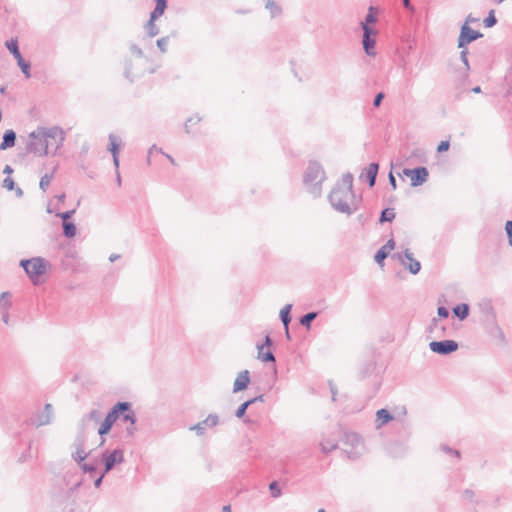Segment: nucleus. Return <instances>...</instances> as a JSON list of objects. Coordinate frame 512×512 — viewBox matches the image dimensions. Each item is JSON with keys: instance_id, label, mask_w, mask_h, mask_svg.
<instances>
[{"instance_id": "nucleus-5", "label": "nucleus", "mask_w": 512, "mask_h": 512, "mask_svg": "<svg viewBox=\"0 0 512 512\" xmlns=\"http://www.w3.org/2000/svg\"><path fill=\"white\" fill-rule=\"evenodd\" d=\"M128 409V405L126 403H116L111 410L107 413L104 421L101 423L98 434L101 436L102 440L100 443V446H102L105 442V439L103 438L104 435L108 434L114 425V423L117 421V419L120 418V415L122 412Z\"/></svg>"}, {"instance_id": "nucleus-63", "label": "nucleus", "mask_w": 512, "mask_h": 512, "mask_svg": "<svg viewBox=\"0 0 512 512\" xmlns=\"http://www.w3.org/2000/svg\"><path fill=\"white\" fill-rule=\"evenodd\" d=\"M135 431H136V427H135V425L130 424V426H128V427L126 428V433H127L128 435H133Z\"/></svg>"}, {"instance_id": "nucleus-11", "label": "nucleus", "mask_w": 512, "mask_h": 512, "mask_svg": "<svg viewBox=\"0 0 512 512\" xmlns=\"http://www.w3.org/2000/svg\"><path fill=\"white\" fill-rule=\"evenodd\" d=\"M403 174L411 178V186L417 187L427 181L429 176L428 170L424 166H419L413 169L404 168Z\"/></svg>"}, {"instance_id": "nucleus-28", "label": "nucleus", "mask_w": 512, "mask_h": 512, "mask_svg": "<svg viewBox=\"0 0 512 512\" xmlns=\"http://www.w3.org/2000/svg\"><path fill=\"white\" fill-rule=\"evenodd\" d=\"M469 305L466 303L459 304L453 308V313L459 320H464L469 315Z\"/></svg>"}, {"instance_id": "nucleus-10", "label": "nucleus", "mask_w": 512, "mask_h": 512, "mask_svg": "<svg viewBox=\"0 0 512 512\" xmlns=\"http://www.w3.org/2000/svg\"><path fill=\"white\" fill-rule=\"evenodd\" d=\"M458 343L455 340L432 341L429 348L432 352L439 355H449L458 350Z\"/></svg>"}, {"instance_id": "nucleus-24", "label": "nucleus", "mask_w": 512, "mask_h": 512, "mask_svg": "<svg viewBox=\"0 0 512 512\" xmlns=\"http://www.w3.org/2000/svg\"><path fill=\"white\" fill-rule=\"evenodd\" d=\"M154 1H155V8L150 13V18H152V21H156L159 17H161L167 8V0H154Z\"/></svg>"}, {"instance_id": "nucleus-1", "label": "nucleus", "mask_w": 512, "mask_h": 512, "mask_svg": "<svg viewBox=\"0 0 512 512\" xmlns=\"http://www.w3.org/2000/svg\"><path fill=\"white\" fill-rule=\"evenodd\" d=\"M30 141L27 144V151L37 156H46L49 153V144H52L51 140H55V152L63 146L66 139L65 131L59 126H53L50 128L38 127L35 131L29 134Z\"/></svg>"}, {"instance_id": "nucleus-49", "label": "nucleus", "mask_w": 512, "mask_h": 512, "mask_svg": "<svg viewBox=\"0 0 512 512\" xmlns=\"http://www.w3.org/2000/svg\"><path fill=\"white\" fill-rule=\"evenodd\" d=\"M462 49L463 50L460 52V59L463 62V64L465 65L466 70H469L470 69V65H469V61H468V58H467L468 50L466 49V47L462 48Z\"/></svg>"}, {"instance_id": "nucleus-39", "label": "nucleus", "mask_w": 512, "mask_h": 512, "mask_svg": "<svg viewBox=\"0 0 512 512\" xmlns=\"http://www.w3.org/2000/svg\"><path fill=\"white\" fill-rule=\"evenodd\" d=\"M484 26L487 28H491L497 23V19L494 14V10H491L488 14V16L483 21Z\"/></svg>"}, {"instance_id": "nucleus-37", "label": "nucleus", "mask_w": 512, "mask_h": 512, "mask_svg": "<svg viewBox=\"0 0 512 512\" xmlns=\"http://www.w3.org/2000/svg\"><path fill=\"white\" fill-rule=\"evenodd\" d=\"M11 305H12V302L10 300H7L5 303H2V308H1V311H2V321L5 324L9 323V313H8V310L11 307Z\"/></svg>"}, {"instance_id": "nucleus-19", "label": "nucleus", "mask_w": 512, "mask_h": 512, "mask_svg": "<svg viewBox=\"0 0 512 512\" xmlns=\"http://www.w3.org/2000/svg\"><path fill=\"white\" fill-rule=\"evenodd\" d=\"M53 417V408L51 404H46L44 410L36 416V426L47 425L51 422Z\"/></svg>"}, {"instance_id": "nucleus-54", "label": "nucleus", "mask_w": 512, "mask_h": 512, "mask_svg": "<svg viewBox=\"0 0 512 512\" xmlns=\"http://www.w3.org/2000/svg\"><path fill=\"white\" fill-rule=\"evenodd\" d=\"M437 314L440 318H447L449 316V310L444 306H440L437 309Z\"/></svg>"}, {"instance_id": "nucleus-60", "label": "nucleus", "mask_w": 512, "mask_h": 512, "mask_svg": "<svg viewBox=\"0 0 512 512\" xmlns=\"http://www.w3.org/2000/svg\"><path fill=\"white\" fill-rule=\"evenodd\" d=\"M463 495L466 499H469V500H472L473 497H474V491L471 490V489H466L464 492H463Z\"/></svg>"}, {"instance_id": "nucleus-8", "label": "nucleus", "mask_w": 512, "mask_h": 512, "mask_svg": "<svg viewBox=\"0 0 512 512\" xmlns=\"http://www.w3.org/2000/svg\"><path fill=\"white\" fill-rule=\"evenodd\" d=\"M102 460L104 463V473H108L116 464L124 462V451L120 448L114 449L113 451L105 450L102 453Z\"/></svg>"}, {"instance_id": "nucleus-57", "label": "nucleus", "mask_w": 512, "mask_h": 512, "mask_svg": "<svg viewBox=\"0 0 512 512\" xmlns=\"http://www.w3.org/2000/svg\"><path fill=\"white\" fill-rule=\"evenodd\" d=\"M388 178H389L390 186L392 187L393 190H396V188H397L396 178L394 177L392 172L389 173Z\"/></svg>"}, {"instance_id": "nucleus-34", "label": "nucleus", "mask_w": 512, "mask_h": 512, "mask_svg": "<svg viewBox=\"0 0 512 512\" xmlns=\"http://www.w3.org/2000/svg\"><path fill=\"white\" fill-rule=\"evenodd\" d=\"M482 317L485 318L487 316L495 314V310L490 302H483L479 305Z\"/></svg>"}, {"instance_id": "nucleus-38", "label": "nucleus", "mask_w": 512, "mask_h": 512, "mask_svg": "<svg viewBox=\"0 0 512 512\" xmlns=\"http://www.w3.org/2000/svg\"><path fill=\"white\" fill-rule=\"evenodd\" d=\"M320 446H321V450L324 453H328V452H331V451L335 450L338 445L334 441L327 440V441L322 442L320 444Z\"/></svg>"}, {"instance_id": "nucleus-55", "label": "nucleus", "mask_w": 512, "mask_h": 512, "mask_svg": "<svg viewBox=\"0 0 512 512\" xmlns=\"http://www.w3.org/2000/svg\"><path fill=\"white\" fill-rule=\"evenodd\" d=\"M87 418L89 420L98 421L100 418V412L98 410H91L87 415Z\"/></svg>"}, {"instance_id": "nucleus-16", "label": "nucleus", "mask_w": 512, "mask_h": 512, "mask_svg": "<svg viewBox=\"0 0 512 512\" xmlns=\"http://www.w3.org/2000/svg\"><path fill=\"white\" fill-rule=\"evenodd\" d=\"M75 447V452L72 453V458L78 463L81 464L87 457V454L84 449L85 445V435L84 433H79L73 443Z\"/></svg>"}, {"instance_id": "nucleus-52", "label": "nucleus", "mask_w": 512, "mask_h": 512, "mask_svg": "<svg viewBox=\"0 0 512 512\" xmlns=\"http://www.w3.org/2000/svg\"><path fill=\"white\" fill-rule=\"evenodd\" d=\"M130 51L132 54L136 55L138 58L143 57V51L140 47H138L136 44L130 45Z\"/></svg>"}, {"instance_id": "nucleus-62", "label": "nucleus", "mask_w": 512, "mask_h": 512, "mask_svg": "<svg viewBox=\"0 0 512 512\" xmlns=\"http://www.w3.org/2000/svg\"><path fill=\"white\" fill-rule=\"evenodd\" d=\"M272 344H273L272 339L270 338V336H269V335H266V336H265V339H264V343H263L262 345H264V348H265V347L269 348V347H271V346H272Z\"/></svg>"}, {"instance_id": "nucleus-2", "label": "nucleus", "mask_w": 512, "mask_h": 512, "mask_svg": "<svg viewBox=\"0 0 512 512\" xmlns=\"http://www.w3.org/2000/svg\"><path fill=\"white\" fill-rule=\"evenodd\" d=\"M354 198L353 175L348 172L342 176L341 182L332 189L328 199L336 211L351 215L356 210L351 206Z\"/></svg>"}, {"instance_id": "nucleus-48", "label": "nucleus", "mask_w": 512, "mask_h": 512, "mask_svg": "<svg viewBox=\"0 0 512 512\" xmlns=\"http://www.w3.org/2000/svg\"><path fill=\"white\" fill-rule=\"evenodd\" d=\"M441 450L446 452V453H448V454H450V455H453V456H455L457 458H460V451L459 450L453 449V448H451V447H449L447 445H442L441 446Z\"/></svg>"}, {"instance_id": "nucleus-21", "label": "nucleus", "mask_w": 512, "mask_h": 512, "mask_svg": "<svg viewBox=\"0 0 512 512\" xmlns=\"http://www.w3.org/2000/svg\"><path fill=\"white\" fill-rule=\"evenodd\" d=\"M16 142V133L14 130L9 129L6 130L3 134L2 142L0 144V150H6L15 145Z\"/></svg>"}, {"instance_id": "nucleus-18", "label": "nucleus", "mask_w": 512, "mask_h": 512, "mask_svg": "<svg viewBox=\"0 0 512 512\" xmlns=\"http://www.w3.org/2000/svg\"><path fill=\"white\" fill-rule=\"evenodd\" d=\"M394 247L395 241L393 239H389L386 244L383 245L374 255L375 262L381 265L388 257L389 252L394 249Z\"/></svg>"}, {"instance_id": "nucleus-35", "label": "nucleus", "mask_w": 512, "mask_h": 512, "mask_svg": "<svg viewBox=\"0 0 512 512\" xmlns=\"http://www.w3.org/2000/svg\"><path fill=\"white\" fill-rule=\"evenodd\" d=\"M317 312H308L306 314H304L303 316H301L300 318V324L309 328L310 325H311V322L313 320H315V318L317 317Z\"/></svg>"}, {"instance_id": "nucleus-20", "label": "nucleus", "mask_w": 512, "mask_h": 512, "mask_svg": "<svg viewBox=\"0 0 512 512\" xmlns=\"http://www.w3.org/2000/svg\"><path fill=\"white\" fill-rule=\"evenodd\" d=\"M379 170L378 163H370L369 166L366 168L365 174H361L360 177L365 176L368 184L370 187H373L376 183V178Z\"/></svg>"}, {"instance_id": "nucleus-13", "label": "nucleus", "mask_w": 512, "mask_h": 512, "mask_svg": "<svg viewBox=\"0 0 512 512\" xmlns=\"http://www.w3.org/2000/svg\"><path fill=\"white\" fill-rule=\"evenodd\" d=\"M482 33L472 29L468 25H462L460 29V35L458 37V48H465L471 42L481 38Z\"/></svg>"}, {"instance_id": "nucleus-32", "label": "nucleus", "mask_w": 512, "mask_h": 512, "mask_svg": "<svg viewBox=\"0 0 512 512\" xmlns=\"http://www.w3.org/2000/svg\"><path fill=\"white\" fill-rule=\"evenodd\" d=\"M119 148H120V144L118 142V138L113 134H109V148L108 149L111 152L112 156L119 155Z\"/></svg>"}, {"instance_id": "nucleus-12", "label": "nucleus", "mask_w": 512, "mask_h": 512, "mask_svg": "<svg viewBox=\"0 0 512 512\" xmlns=\"http://www.w3.org/2000/svg\"><path fill=\"white\" fill-rule=\"evenodd\" d=\"M481 321L490 336L499 339L502 342L505 341V335L497 323L496 314L481 318Z\"/></svg>"}, {"instance_id": "nucleus-36", "label": "nucleus", "mask_w": 512, "mask_h": 512, "mask_svg": "<svg viewBox=\"0 0 512 512\" xmlns=\"http://www.w3.org/2000/svg\"><path fill=\"white\" fill-rule=\"evenodd\" d=\"M146 31L149 37H154L159 34V28L155 24V21H152V18L146 24Z\"/></svg>"}, {"instance_id": "nucleus-40", "label": "nucleus", "mask_w": 512, "mask_h": 512, "mask_svg": "<svg viewBox=\"0 0 512 512\" xmlns=\"http://www.w3.org/2000/svg\"><path fill=\"white\" fill-rule=\"evenodd\" d=\"M269 490L273 498H278L281 495V489L277 481H272L269 484Z\"/></svg>"}, {"instance_id": "nucleus-30", "label": "nucleus", "mask_w": 512, "mask_h": 512, "mask_svg": "<svg viewBox=\"0 0 512 512\" xmlns=\"http://www.w3.org/2000/svg\"><path fill=\"white\" fill-rule=\"evenodd\" d=\"M141 73L134 72L132 69V61L126 60L125 61V67H124V76L130 81L133 82L134 79L138 76H140Z\"/></svg>"}, {"instance_id": "nucleus-46", "label": "nucleus", "mask_w": 512, "mask_h": 512, "mask_svg": "<svg viewBox=\"0 0 512 512\" xmlns=\"http://www.w3.org/2000/svg\"><path fill=\"white\" fill-rule=\"evenodd\" d=\"M505 231L508 237V243L510 246H512V221L508 220L505 223Z\"/></svg>"}, {"instance_id": "nucleus-33", "label": "nucleus", "mask_w": 512, "mask_h": 512, "mask_svg": "<svg viewBox=\"0 0 512 512\" xmlns=\"http://www.w3.org/2000/svg\"><path fill=\"white\" fill-rule=\"evenodd\" d=\"M396 214L394 212V209L393 208H385L382 212H381V215H380V219L379 221L381 223L383 222H392L393 219L395 218Z\"/></svg>"}, {"instance_id": "nucleus-44", "label": "nucleus", "mask_w": 512, "mask_h": 512, "mask_svg": "<svg viewBox=\"0 0 512 512\" xmlns=\"http://www.w3.org/2000/svg\"><path fill=\"white\" fill-rule=\"evenodd\" d=\"M200 121H201V118L199 116L190 117L189 119H187V121L185 122V125H184L186 133H190L191 125L197 124Z\"/></svg>"}, {"instance_id": "nucleus-15", "label": "nucleus", "mask_w": 512, "mask_h": 512, "mask_svg": "<svg viewBox=\"0 0 512 512\" xmlns=\"http://www.w3.org/2000/svg\"><path fill=\"white\" fill-rule=\"evenodd\" d=\"M219 424V417L217 414L211 413L207 416V418L192 427L190 430L195 431L198 436H202L205 434L206 428H213Z\"/></svg>"}, {"instance_id": "nucleus-26", "label": "nucleus", "mask_w": 512, "mask_h": 512, "mask_svg": "<svg viewBox=\"0 0 512 512\" xmlns=\"http://www.w3.org/2000/svg\"><path fill=\"white\" fill-rule=\"evenodd\" d=\"M291 310H292V304H286L281 310L279 317L283 323V326L285 329L289 326L291 322Z\"/></svg>"}, {"instance_id": "nucleus-7", "label": "nucleus", "mask_w": 512, "mask_h": 512, "mask_svg": "<svg viewBox=\"0 0 512 512\" xmlns=\"http://www.w3.org/2000/svg\"><path fill=\"white\" fill-rule=\"evenodd\" d=\"M344 445L351 447L350 449H344L349 459H357L362 454L364 448L361 437L353 432L345 434Z\"/></svg>"}, {"instance_id": "nucleus-59", "label": "nucleus", "mask_w": 512, "mask_h": 512, "mask_svg": "<svg viewBox=\"0 0 512 512\" xmlns=\"http://www.w3.org/2000/svg\"><path fill=\"white\" fill-rule=\"evenodd\" d=\"M247 401L250 403V405H252V404H254L256 402H263L264 401V395L263 394L258 395V396L254 397V398H251V399L247 400Z\"/></svg>"}, {"instance_id": "nucleus-64", "label": "nucleus", "mask_w": 512, "mask_h": 512, "mask_svg": "<svg viewBox=\"0 0 512 512\" xmlns=\"http://www.w3.org/2000/svg\"><path fill=\"white\" fill-rule=\"evenodd\" d=\"M403 5H404L405 8H407V9H409L411 11L414 10V7L411 5L410 0H403Z\"/></svg>"}, {"instance_id": "nucleus-3", "label": "nucleus", "mask_w": 512, "mask_h": 512, "mask_svg": "<svg viewBox=\"0 0 512 512\" xmlns=\"http://www.w3.org/2000/svg\"><path fill=\"white\" fill-rule=\"evenodd\" d=\"M325 171L320 163L311 161L304 174V184L314 197L321 194V184L325 180Z\"/></svg>"}, {"instance_id": "nucleus-45", "label": "nucleus", "mask_w": 512, "mask_h": 512, "mask_svg": "<svg viewBox=\"0 0 512 512\" xmlns=\"http://www.w3.org/2000/svg\"><path fill=\"white\" fill-rule=\"evenodd\" d=\"M168 42H169L168 37H162L157 40V46L161 50V52H163V53L166 52Z\"/></svg>"}, {"instance_id": "nucleus-4", "label": "nucleus", "mask_w": 512, "mask_h": 512, "mask_svg": "<svg viewBox=\"0 0 512 512\" xmlns=\"http://www.w3.org/2000/svg\"><path fill=\"white\" fill-rule=\"evenodd\" d=\"M19 265L24 269L26 275L34 285L40 283V278L50 267V263L42 257L22 259Z\"/></svg>"}, {"instance_id": "nucleus-51", "label": "nucleus", "mask_w": 512, "mask_h": 512, "mask_svg": "<svg viewBox=\"0 0 512 512\" xmlns=\"http://www.w3.org/2000/svg\"><path fill=\"white\" fill-rule=\"evenodd\" d=\"M450 148V142L448 140L441 141L437 146V152L442 153L448 151Z\"/></svg>"}, {"instance_id": "nucleus-14", "label": "nucleus", "mask_w": 512, "mask_h": 512, "mask_svg": "<svg viewBox=\"0 0 512 512\" xmlns=\"http://www.w3.org/2000/svg\"><path fill=\"white\" fill-rule=\"evenodd\" d=\"M376 34H377L376 29L364 27V32H363V37H362V45H363V49H364L365 53L368 56L376 55V51H375V45H376L375 36H376Z\"/></svg>"}, {"instance_id": "nucleus-50", "label": "nucleus", "mask_w": 512, "mask_h": 512, "mask_svg": "<svg viewBox=\"0 0 512 512\" xmlns=\"http://www.w3.org/2000/svg\"><path fill=\"white\" fill-rule=\"evenodd\" d=\"M3 187L7 189L8 191H11L15 188V182L11 177H6L3 180Z\"/></svg>"}, {"instance_id": "nucleus-47", "label": "nucleus", "mask_w": 512, "mask_h": 512, "mask_svg": "<svg viewBox=\"0 0 512 512\" xmlns=\"http://www.w3.org/2000/svg\"><path fill=\"white\" fill-rule=\"evenodd\" d=\"M80 466L85 473L92 474L96 472V466L92 463H81Z\"/></svg>"}, {"instance_id": "nucleus-31", "label": "nucleus", "mask_w": 512, "mask_h": 512, "mask_svg": "<svg viewBox=\"0 0 512 512\" xmlns=\"http://www.w3.org/2000/svg\"><path fill=\"white\" fill-rule=\"evenodd\" d=\"M63 235L66 238H73L76 235V225L73 222L62 223Z\"/></svg>"}, {"instance_id": "nucleus-29", "label": "nucleus", "mask_w": 512, "mask_h": 512, "mask_svg": "<svg viewBox=\"0 0 512 512\" xmlns=\"http://www.w3.org/2000/svg\"><path fill=\"white\" fill-rule=\"evenodd\" d=\"M265 8L270 12L272 18L282 13L281 6L275 0H266Z\"/></svg>"}, {"instance_id": "nucleus-25", "label": "nucleus", "mask_w": 512, "mask_h": 512, "mask_svg": "<svg viewBox=\"0 0 512 512\" xmlns=\"http://www.w3.org/2000/svg\"><path fill=\"white\" fill-rule=\"evenodd\" d=\"M124 403H126L128 405V409L125 410L124 412H122V414L120 415V418L124 422H129L130 424L135 425L137 422V417H136L135 412L132 409V405L130 402L125 401Z\"/></svg>"}, {"instance_id": "nucleus-6", "label": "nucleus", "mask_w": 512, "mask_h": 512, "mask_svg": "<svg viewBox=\"0 0 512 512\" xmlns=\"http://www.w3.org/2000/svg\"><path fill=\"white\" fill-rule=\"evenodd\" d=\"M6 48L9 50V52L14 56V58L17 60V64L19 68L21 69L22 73L25 75V77L28 79L31 77L30 73V62L26 61L19 50L18 46V40L17 38H11L10 40L5 42Z\"/></svg>"}, {"instance_id": "nucleus-17", "label": "nucleus", "mask_w": 512, "mask_h": 512, "mask_svg": "<svg viewBox=\"0 0 512 512\" xmlns=\"http://www.w3.org/2000/svg\"><path fill=\"white\" fill-rule=\"evenodd\" d=\"M250 383V373L248 370L241 371L233 384V392L237 393L245 390Z\"/></svg>"}, {"instance_id": "nucleus-53", "label": "nucleus", "mask_w": 512, "mask_h": 512, "mask_svg": "<svg viewBox=\"0 0 512 512\" xmlns=\"http://www.w3.org/2000/svg\"><path fill=\"white\" fill-rule=\"evenodd\" d=\"M384 97H385V94L383 92L377 93L373 100V106L376 108L379 107L381 105Z\"/></svg>"}, {"instance_id": "nucleus-58", "label": "nucleus", "mask_w": 512, "mask_h": 512, "mask_svg": "<svg viewBox=\"0 0 512 512\" xmlns=\"http://www.w3.org/2000/svg\"><path fill=\"white\" fill-rule=\"evenodd\" d=\"M478 21H479V19H478V18H474V17L472 16V14H469V15L466 17L465 22L463 23V25H468V26H469V24H470V23H475V22H478Z\"/></svg>"}, {"instance_id": "nucleus-61", "label": "nucleus", "mask_w": 512, "mask_h": 512, "mask_svg": "<svg viewBox=\"0 0 512 512\" xmlns=\"http://www.w3.org/2000/svg\"><path fill=\"white\" fill-rule=\"evenodd\" d=\"M105 474H106V473H104V472H103V473H102V474H101V475H100V476H99V477L94 481V486H95L96 488H99V487L101 486V484H102V481H103V478H104Z\"/></svg>"}, {"instance_id": "nucleus-27", "label": "nucleus", "mask_w": 512, "mask_h": 512, "mask_svg": "<svg viewBox=\"0 0 512 512\" xmlns=\"http://www.w3.org/2000/svg\"><path fill=\"white\" fill-rule=\"evenodd\" d=\"M258 359H260L262 362L268 363V362H275V356L274 354L268 349L267 351H264V345H258Z\"/></svg>"}, {"instance_id": "nucleus-41", "label": "nucleus", "mask_w": 512, "mask_h": 512, "mask_svg": "<svg viewBox=\"0 0 512 512\" xmlns=\"http://www.w3.org/2000/svg\"><path fill=\"white\" fill-rule=\"evenodd\" d=\"M250 403L248 401L243 402L236 410L235 416L237 418H243L246 414L247 409L249 408Z\"/></svg>"}, {"instance_id": "nucleus-56", "label": "nucleus", "mask_w": 512, "mask_h": 512, "mask_svg": "<svg viewBox=\"0 0 512 512\" xmlns=\"http://www.w3.org/2000/svg\"><path fill=\"white\" fill-rule=\"evenodd\" d=\"M11 294L10 292H2L0 294V307L2 308V303H5L7 300H10Z\"/></svg>"}, {"instance_id": "nucleus-42", "label": "nucleus", "mask_w": 512, "mask_h": 512, "mask_svg": "<svg viewBox=\"0 0 512 512\" xmlns=\"http://www.w3.org/2000/svg\"><path fill=\"white\" fill-rule=\"evenodd\" d=\"M52 177L53 176L49 175V174H45L44 176L41 177L40 183H39V187H40L41 190L46 191V189L50 185Z\"/></svg>"}, {"instance_id": "nucleus-22", "label": "nucleus", "mask_w": 512, "mask_h": 512, "mask_svg": "<svg viewBox=\"0 0 512 512\" xmlns=\"http://www.w3.org/2000/svg\"><path fill=\"white\" fill-rule=\"evenodd\" d=\"M393 419L392 414L385 408L379 409L376 412V427L380 428Z\"/></svg>"}, {"instance_id": "nucleus-9", "label": "nucleus", "mask_w": 512, "mask_h": 512, "mask_svg": "<svg viewBox=\"0 0 512 512\" xmlns=\"http://www.w3.org/2000/svg\"><path fill=\"white\" fill-rule=\"evenodd\" d=\"M404 265L411 274L416 275L421 269V264L413 257V253L409 249H405L403 253L394 255Z\"/></svg>"}, {"instance_id": "nucleus-23", "label": "nucleus", "mask_w": 512, "mask_h": 512, "mask_svg": "<svg viewBox=\"0 0 512 512\" xmlns=\"http://www.w3.org/2000/svg\"><path fill=\"white\" fill-rule=\"evenodd\" d=\"M377 13H378V10L375 7H373V6L369 7L368 13L365 16V20L360 23L361 29L363 31H364V27L372 28L371 24H374L377 22Z\"/></svg>"}, {"instance_id": "nucleus-43", "label": "nucleus", "mask_w": 512, "mask_h": 512, "mask_svg": "<svg viewBox=\"0 0 512 512\" xmlns=\"http://www.w3.org/2000/svg\"><path fill=\"white\" fill-rule=\"evenodd\" d=\"M75 214V209L65 211V212H58L56 213V217H59L62 219V223L69 222L68 220L72 218V216Z\"/></svg>"}]
</instances>
